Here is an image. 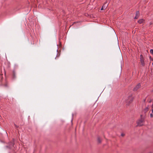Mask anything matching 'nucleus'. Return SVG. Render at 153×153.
I'll return each instance as SVG.
<instances>
[{"instance_id":"12","label":"nucleus","mask_w":153,"mask_h":153,"mask_svg":"<svg viewBox=\"0 0 153 153\" xmlns=\"http://www.w3.org/2000/svg\"><path fill=\"white\" fill-rule=\"evenodd\" d=\"M121 135H122V136H123L124 135V134H121Z\"/></svg>"},{"instance_id":"10","label":"nucleus","mask_w":153,"mask_h":153,"mask_svg":"<svg viewBox=\"0 0 153 153\" xmlns=\"http://www.w3.org/2000/svg\"><path fill=\"white\" fill-rule=\"evenodd\" d=\"M105 6H104V5L102 7V8L101 9V10H103L105 8Z\"/></svg>"},{"instance_id":"13","label":"nucleus","mask_w":153,"mask_h":153,"mask_svg":"<svg viewBox=\"0 0 153 153\" xmlns=\"http://www.w3.org/2000/svg\"><path fill=\"white\" fill-rule=\"evenodd\" d=\"M152 65H153V62L152 63Z\"/></svg>"},{"instance_id":"5","label":"nucleus","mask_w":153,"mask_h":153,"mask_svg":"<svg viewBox=\"0 0 153 153\" xmlns=\"http://www.w3.org/2000/svg\"><path fill=\"white\" fill-rule=\"evenodd\" d=\"M133 98L131 97H130L129 98V100L127 101V102H128L129 103H131L132 101L133 100Z\"/></svg>"},{"instance_id":"11","label":"nucleus","mask_w":153,"mask_h":153,"mask_svg":"<svg viewBox=\"0 0 153 153\" xmlns=\"http://www.w3.org/2000/svg\"><path fill=\"white\" fill-rule=\"evenodd\" d=\"M150 117H153V115L152 114H150Z\"/></svg>"},{"instance_id":"6","label":"nucleus","mask_w":153,"mask_h":153,"mask_svg":"<svg viewBox=\"0 0 153 153\" xmlns=\"http://www.w3.org/2000/svg\"><path fill=\"white\" fill-rule=\"evenodd\" d=\"M143 19H141L139 20L138 21V23L140 24H141L143 22Z\"/></svg>"},{"instance_id":"1","label":"nucleus","mask_w":153,"mask_h":153,"mask_svg":"<svg viewBox=\"0 0 153 153\" xmlns=\"http://www.w3.org/2000/svg\"><path fill=\"white\" fill-rule=\"evenodd\" d=\"M146 117L145 115H140V118L137 122V125L139 126H141L143 125L144 122V120Z\"/></svg>"},{"instance_id":"8","label":"nucleus","mask_w":153,"mask_h":153,"mask_svg":"<svg viewBox=\"0 0 153 153\" xmlns=\"http://www.w3.org/2000/svg\"><path fill=\"white\" fill-rule=\"evenodd\" d=\"M149 109V108L148 107H146L144 110V111L145 112H146Z\"/></svg>"},{"instance_id":"2","label":"nucleus","mask_w":153,"mask_h":153,"mask_svg":"<svg viewBox=\"0 0 153 153\" xmlns=\"http://www.w3.org/2000/svg\"><path fill=\"white\" fill-rule=\"evenodd\" d=\"M140 59L141 65L143 66H144L145 64L144 62V58L143 55L141 54L140 55Z\"/></svg>"},{"instance_id":"7","label":"nucleus","mask_w":153,"mask_h":153,"mask_svg":"<svg viewBox=\"0 0 153 153\" xmlns=\"http://www.w3.org/2000/svg\"><path fill=\"white\" fill-rule=\"evenodd\" d=\"M97 141L99 143H100L101 142V139H100V137H98Z\"/></svg>"},{"instance_id":"4","label":"nucleus","mask_w":153,"mask_h":153,"mask_svg":"<svg viewBox=\"0 0 153 153\" xmlns=\"http://www.w3.org/2000/svg\"><path fill=\"white\" fill-rule=\"evenodd\" d=\"M139 16V11H137L136 13V16L134 17V19H137L138 18Z\"/></svg>"},{"instance_id":"3","label":"nucleus","mask_w":153,"mask_h":153,"mask_svg":"<svg viewBox=\"0 0 153 153\" xmlns=\"http://www.w3.org/2000/svg\"><path fill=\"white\" fill-rule=\"evenodd\" d=\"M140 86V84H138L136 86L134 87V91H137L138 89L139 88Z\"/></svg>"},{"instance_id":"9","label":"nucleus","mask_w":153,"mask_h":153,"mask_svg":"<svg viewBox=\"0 0 153 153\" xmlns=\"http://www.w3.org/2000/svg\"><path fill=\"white\" fill-rule=\"evenodd\" d=\"M150 53L152 54H153V50L152 49H151L150 50Z\"/></svg>"}]
</instances>
